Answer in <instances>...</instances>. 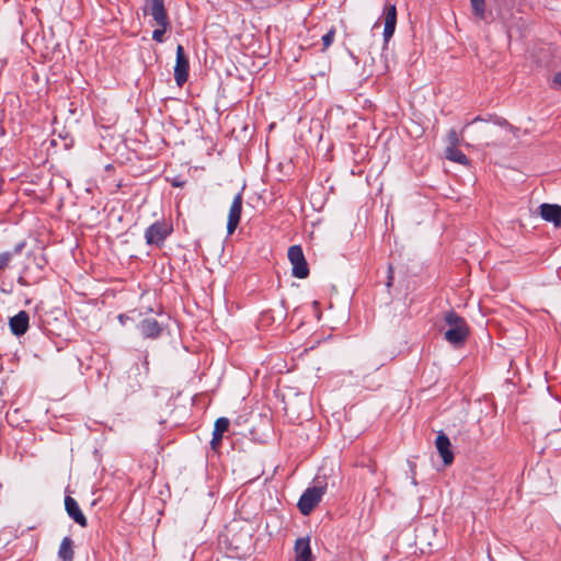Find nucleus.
<instances>
[{"instance_id":"f257e3e1","label":"nucleus","mask_w":561,"mask_h":561,"mask_svg":"<svg viewBox=\"0 0 561 561\" xmlns=\"http://www.w3.org/2000/svg\"><path fill=\"white\" fill-rule=\"evenodd\" d=\"M445 323L448 327L444 333L445 340L455 346L462 344L469 335L466 320L451 310L446 312Z\"/></svg>"},{"instance_id":"f03ea898","label":"nucleus","mask_w":561,"mask_h":561,"mask_svg":"<svg viewBox=\"0 0 561 561\" xmlns=\"http://www.w3.org/2000/svg\"><path fill=\"white\" fill-rule=\"evenodd\" d=\"M173 227L165 220H157L145 231V240L148 245L161 248L167 238L172 233Z\"/></svg>"},{"instance_id":"7ed1b4c3","label":"nucleus","mask_w":561,"mask_h":561,"mask_svg":"<svg viewBox=\"0 0 561 561\" xmlns=\"http://www.w3.org/2000/svg\"><path fill=\"white\" fill-rule=\"evenodd\" d=\"M325 489V485L318 484L304 491L297 503L298 510L302 515L307 516L313 511L324 495Z\"/></svg>"},{"instance_id":"20e7f679","label":"nucleus","mask_w":561,"mask_h":561,"mask_svg":"<svg viewBox=\"0 0 561 561\" xmlns=\"http://www.w3.org/2000/svg\"><path fill=\"white\" fill-rule=\"evenodd\" d=\"M288 260L293 265V276L297 278H306L309 275L308 263L305 259L304 251L300 245H291L287 253Z\"/></svg>"},{"instance_id":"39448f33","label":"nucleus","mask_w":561,"mask_h":561,"mask_svg":"<svg viewBox=\"0 0 561 561\" xmlns=\"http://www.w3.org/2000/svg\"><path fill=\"white\" fill-rule=\"evenodd\" d=\"M188 58L184 53V48L182 45H179L176 48V60L174 67V79L179 87H182L188 78Z\"/></svg>"},{"instance_id":"423d86ee","label":"nucleus","mask_w":561,"mask_h":561,"mask_svg":"<svg viewBox=\"0 0 561 561\" xmlns=\"http://www.w3.org/2000/svg\"><path fill=\"white\" fill-rule=\"evenodd\" d=\"M385 27H383V46L382 50L386 51L388 49V43L392 37L396 25H397V9L394 4H387L385 7Z\"/></svg>"},{"instance_id":"0eeeda50","label":"nucleus","mask_w":561,"mask_h":561,"mask_svg":"<svg viewBox=\"0 0 561 561\" xmlns=\"http://www.w3.org/2000/svg\"><path fill=\"white\" fill-rule=\"evenodd\" d=\"M145 12L152 16L158 26L170 27V21L164 8V0H150Z\"/></svg>"},{"instance_id":"6e6552de","label":"nucleus","mask_w":561,"mask_h":561,"mask_svg":"<svg viewBox=\"0 0 561 561\" xmlns=\"http://www.w3.org/2000/svg\"><path fill=\"white\" fill-rule=\"evenodd\" d=\"M242 211V193H238L232 201V204L228 214L227 231L228 234H232L237 229Z\"/></svg>"},{"instance_id":"1a4fd4ad","label":"nucleus","mask_w":561,"mask_h":561,"mask_svg":"<svg viewBox=\"0 0 561 561\" xmlns=\"http://www.w3.org/2000/svg\"><path fill=\"white\" fill-rule=\"evenodd\" d=\"M65 510L68 516L72 518L75 523H77L81 527H87L88 519L83 512L81 511L78 502L73 497L69 495L65 497Z\"/></svg>"},{"instance_id":"9d476101","label":"nucleus","mask_w":561,"mask_h":561,"mask_svg":"<svg viewBox=\"0 0 561 561\" xmlns=\"http://www.w3.org/2000/svg\"><path fill=\"white\" fill-rule=\"evenodd\" d=\"M28 313L24 310H21L19 313H16L10 319V330L15 336H22L23 334L26 333L28 329Z\"/></svg>"},{"instance_id":"9b49d317","label":"nucleus","mask_w":561,"mask_h":561,"mask_svg":"<svg viewBox=\"0 0 561 561\" xmlns=\"http://www.w3.org/2000/svg\"><path fill=\"white\" fill-rule=\"evenodd\" d=\"M435 446L443 458L445 465H450L454 460V454L450 449V440L444 432H439L436 439Z\"/></svg>"},{"instance_id":"f8f14e48","label":"nucleus","mask_w":561,"mask_h":561,"mask_svg":"<svg viewBox=\"0 0 561 561\" xmlns=\"http://www.w3.org/2000/svg\"><path fill=\"white\" fill-rule=\"evenodd\" d=\"M138 330L146 339H157L161 334L162 327L154 318H145L139 322Z\"/></svg>"},{"instance_id":"ddd939ff","label":"nucleus","mask_w":561,"mask_h":561,"mask_svg":"<svg viewBox=\"0 0 561 561\" xmlns=\"http://www.w3.org/2000/svg\"><path fill=\"white\" fill-rule=\"evenodd\" d=\"M540 215L546 221L552 222L556 227L561 226V206L557 204L540 205Z\"/></svg>"},{"instance_id":"4468645a","label":"nucleus","mask_w":561,"mask_h":561,"mask_svg":"<svg viewBox=\"0 0 561 561\" xmlns=\"http://www.w3.org/2000/svg\"><path fill=\"white\" fill-rule=\"evenodd\" d=\"M229 424L230 422L227 417H219L216 420L213 431V438L210 440L213 449H217L221 445L224 434L227 432Z\"/></svg>"},{"instance_id":"2eb2a0df","label":"nucleus","mask_w":561,"mask_h":561,"mask_svg":"<svg viewBox=\"0 0 561 561\" xmlns=\"http://www.w3.org/2000/svg\"><path fill=\"white\" fill-rule=\"evenodd\" d=\"M296 561H312L309 538H298L295 542Z\"/></svg>"},{"instance_id":"dca6fc26","label":"nucleus","mask_w":561,"mask_h":561,"mask_svg":"<svg viewBox=\"0 0 561 561\" xmlns=\"http://www.w3.org/2000/svg\"><path fill=\"white\" fill-rule=\"evenodd\" d=\"M73 540L70 537H64L58 550V558L62 561H73Z\"/></svg>"},{"instance_id":"f3484780","label":"nucleus","mask_w":561,"mask_h":561,"mask_svg":"<svg viewBox=\"0 0 561 561\" xmlns=\"http://www.w3.org/2000/svg\"><path fill=\"white\" fill-rule=\"evenodd\" d=\"M446 158L450 161H455L463 165L469 163V159L467 158V156L454 147H447Z\"/></svg>"},{"instance_id":"a211bd4d","label":"nucleus","mask_w":561,"mask_h":561,"mask_svg":"<svg viewBox=\"0 0 561 561\" xmlns=\"http://www.w3.org/2000/svg\"><path fill=\"white\" fill-rule=\"evenodd\" d=\"M473 14L483 20L485 18V0H470Z\"/></svg>"},{"instance_id":"6ab92c4d","label":"nucleus","mask_w":561,"mask_h":561,"mask_svg":"<svg viewBox=\"0 0 561 561\" xmlns=\"http://www.w3.org/2000/svg\"><path fill=\"white\" fill-rule=\"evenodd\" d=\"M13 257V253L12 252H2L0 253V271L7 268L11 262Z\"/></svg>"},{"instance_id":"aec40b11","label":"nucleus","mask_w":561,"mask_h":561,"mask_svg":"<svg viewBox=\"0 0 561 561\" xmlns=\"http://www.w3.org/2000/svg\"><path fill=\"white\" fill-rule=\"evenodd\" d=\"M334 36H335V31L332 28L330 30L329 32H327L323 36H322V44H323V49H327L328 47L331 46V44L333 43L334 41Z\"/></svg>"},{"instance_id":"412c9836","label":"nucleus","mask_w":561,"mask_h":561,"mask_svg":"<svg viewBox=\"0 0 561 561\" xmlns=\"http://www.w3.org/2000/svg\"><path fill=\"white\" fill-rule=\"evenodd\" d=\"M168 28L169 27H161V26H159V28H156L152 32V39L157 43H162L164 41V34Z\"/></svg>"},{"instance_id":"4be33fe9","label":"nucleus","mask_w":561,"mask_h":561,"mask_svg":"<svg viewBox=\"0 0 561 561\" xmlns=\"http://www.w3.org/2000/svg\"><path fill=\"white\" fill-rule=\"evenodd\" d=\"M448 141H449V146L448 147H454V148L457 147V145L459 142V139H458V135H457L456 130L451 129L448 133Z\"/></svg>"},{"instance_id":"5701e85b","label":"nucleus","mask_w":561,"mask_h":561,"mask_svg":"<svg viewBox=\"0 0 561 561\" xmlns=\"http://www.w3.org/2000/svg\"><path fill=\"white\" fill-rule=\"evenodd\" d=\"M551 88L557 90L561 88V72L554 73L551 81Z\"/></svg>"},{"instance_id":"b1692460","label":"nucleus","mask_w":561,"mask_h":561,"mask_svg":"<svg viewBox=\"0 0 561 561\" xmlns=\"http://www.w3.org/2000/svg\"><path fill=\"white\" fill-rule=\"evenodd\" d=\"M494 123L500 125V126L506 127L510 130H514L515 129L512 125L508 124V122L506 119L501 118V117H496Z\"/></svg>"},{"instance_id":"393cba45","label":"nucleus","mask_w":561,"mask_h":561,"mask_svg":"<svg viewBox=\"0 0 561 561\" xmlns=\"http://www.w3.org/2000/svg\"><path fill=\"white\" fill-rule=\"evenodd\" d=\"M171 184H172V186H174V187H182V186H184L185 181H182V180H180V179L175 178V179L171 182Z\"/></svg>"},{"instance_id":"a878e982","label":"nucleus","mask_w":561,"mask_h":561,"mask_svg":"<svg viewBox=\"0 0 561 561\" xmlns=\"http://www.w3.org/2000/svg\"><path fill=\"white\" fill-rule=\"evenodd\" d=\"M24 245H25V243H24V242H20L19 244H16V245L14 247L13 252H12V253H13V255H14V254H19V253H21V251L23 250Z\"/></svg>"},{"instance_id":"bb28decb","label":"nucleus","mask_w":561,"mask_h":561,"mask_svg":"<svg viewBox=\"0 0 561 561\" xmlns=\"http://www.w3.org/2000/svg\"><path fill=\"white\" fill-rule=\"evenodd\" d=\"M388 272H389V275H388L387 286H388V287H390V286H391V284H392V279H393V276H392V267H391V266H389Z\"/></svg>"},{"instance_id":"cd10ccee","label":"nucleus","mask_w":561,"mask_h":561,"mask_svg":"<svg viewBox=\"0 0 561 561\" xmlns=\"http://www.w3.org/2000/svg\"><path fill=\"white\" fill-rule=\"evenodd\" d=\"M142 365H144V367H145L146 371H148V369H149V368H148V366H149L148 355H145V356H144Z\"/></svg>"},{"instance_id":"c85d7f7f","label":"nucleus","mask_w":561,"mask_h":561,"mask_svg":"<svg viewBox=\"0 0 561 561\" xmlns=\"http://www.w3.org/2000/svg\"><path fill=\"white\" fill-rule=\"evenodd\" d=\"M479 121H482V118L480 116H477L473 118V121L471 123H476V122H479Z\"/></svg>"},{"instance_id":"c756f323","label":"nucleus","mask_w":561,"mask_h":561,"mask_svg":"<svg viewBox=\"0 0 561 561\" xmlns=\"http://www.w3.org/2000/svg\"><path fill=\"white\" fill-rule=\"evenodd\" d=\"M385 69H388L387 60L385 59Z\"/></svg>"}]
</instances>
